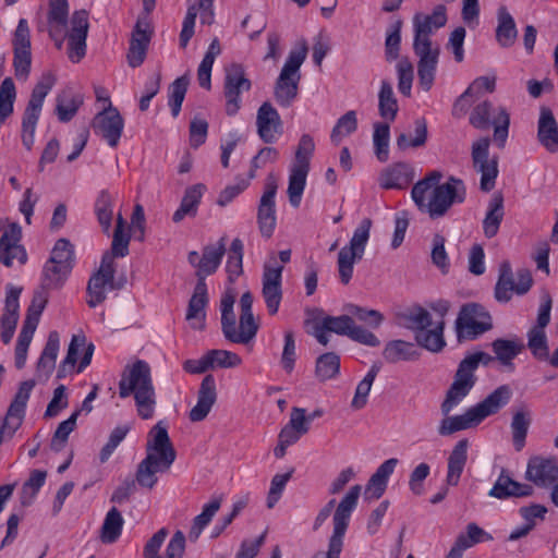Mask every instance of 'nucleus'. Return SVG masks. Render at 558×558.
I'll return each mask as SVG.
<instances>
[{"mask_svg":"<svg viewBox=\"0 0 558 558\" xmlns=\"http://www.w3.org/2000/svg\"><path fill=\"white\" fill-rule=\"evenodd\" d=\"M113 207L114 197L107 190L100 191L95 201L94 211L104 233L106 234H109L111 229Z\"/></svg>","mask_w":558,"mask_h":558,"instance_id":"obj_45","label":"nucleus"},{"mask_svg":"<svg viewBox=\"0 0 558 558\" xmlns=\"http://www.w3.org/2000/svg\"><path fill=\"white\" fill-rule=\"evenodd\" d=\"M49 7V35L56 39V35L62 33L66 26L69 4L68 0H50Z\"/></svg>","mask_w":558,"mask_h":558,"instance_id":"obj_46","label":"nucleus"},{"mask_svg":"<svg viewBox=\"0 0 558 558\" xmlns=\"http://www.w3.org/2000/svg\"><path fill=\"white\" fill-rule=\"evenodd\" d=\"M308 171L310 170L294 167L290 168L288 196L291 206L294 208H298L301 204Z\"/></svg>","mask_w":558,"mask_h":558,"instance_id":"obj_55","label":"nucleus"},{"mask_svg":"<svg viewBox=\"0 0 558 558\" xmlns=\"http://www.w3.org/2000/svg\"><path fill=\"white\" fill-rule=\"evenodd\" d=\"M22 228L16 223H10L0 238V262L11 267L14 259L20 265L27 262V253L25 247L21 244Z\"/></svg>","mask_w":558,"mask_h":558,"instance_id":"obj_22","label":"nucleus"},{"mask_svg":"<svg viewBox=\"0 0 558 558\" xmlns=\"http://www.w3.org/2000/svg\"><path fill=\"white\" fill-rule=\"evenodd\" d=\"M46 481V472L34 470L31 472L28 480L23 484L21 490V502L23 506L32 504L33 499L43 487Z\"/></svg>","mask_w":558,"mask_h":558,"instance_id":"obj_62","label":"nucleus"},{"mask_svg":"<svg viewBox=\"0 0 558 558\" xmlns=\"http://www.w3.org/2000/svg\"><path fill=\"white\" fill-rule=\"evenodd\" d=\"M153 35L154 28L148 15L138 16L131 33L126 54L128 63L131 68H137L143 64Z\"/></svg>","mask_w":558,"mask_h":558,"instance_id":"obj_19","label":"nucleus"},{"mask_svg":"<svg viewBox=\"0 0 558 558\" xmlns=\"http://www.w3.org/2000/svg\"><path fill=\"white\" fill-rule=\"evenodd\" d=\"M145 449L146 457L138 463L134 481L143 488L153 489L158 482L157 473L168 471L177 458L163 422L149 430Z\"/></svg>","mask_w":558,"mask_h":558,"instance_id":"obj_2","label":"nucleus"},{"mask_svg":"<svg viewBox=\"0 0 558 558\" xmlns=\"http://www.w3.org/2000/svg\"><path fill=\"white\" fill-rule=\"evenodd\" d=\"M362 487L352 486L335 510L332 523L333 531L328 541V549L318 551L312 558H340L343 549V539L349 526L350 518L357 505Z\"/></svg>","mask_w":558,"mask_h":558,"instance_id":"obj_6","label":"nucleus"},{"mask_svg":"<svg viewBox=\"0 0 558 558\" xmlns=\"http://www.w3.org/2000/svg\"><path fill=\"white\" fill-rule=\"evenodd\" d=\"M88 26L87 12L75 11L71 17V29L68 34V56L74 63L80 62L86 54Z\"/></svg>","mask_w":558,"mask_h":558,"instance_id":"obj_21","label":"nucleus"},{"mask_svg":"<svg viewBox=\"0 0 558 558\" xmlns=\"http://www.w3.org/2000/svg\"><path fill=\"white\" fill-rule=\"evenodd\" d=\"M537 138L547 151H558V123L551 109L545 106L539 109Z\"/></svg>","mask_w":558,"mask_h":558,"instance_id":"obj_31","label":"nucleus"},{"mask_svg":"<svg viewBox=\"0 0 558 558\" xmlns=\"http://www.w3.org/2000/svg\"><path fill=\"white\" fill-rule=\"evenodd\" d=\"M493 357L485 352L465 356L459 364L453 381L440 405L441 413L448 415L472 390L476 383L475 371L480 363L488 364Z\"/></svg>","mask_w":558,"mask_h":558,"instance_id":"obj_5","label":"nucleus"},{"mask_svg":"<svg viewBox=\"0 0 558 558\" xmlns=\"http://www.w3.org/2000/svg\"><path fill=\"white\" fill-rule=\"evenodd\" d=\"M379 372V367L373 365L365 377L357 384L354 397L351 401V407L355 410L363 409L367 403V397L369 395L373 383Z\"/></svg>","mask_w":558,"mask_h":558,"instance_id":"obj_59","label":"nucleus"},{"mask_svg":"<svg viewBox=\"0 0 558 558\" xmlns=\"http://www.w3.org/2000/svg\"><path fill=\"white\" fill-rule=\"evenodd\" d=\"M404 325L415 331L416 342L432 352H438L445 347L444 326L440 320L435 328L427 329L432 326V317L428 311L421 306H415L401 315Z\"/></svg>","mask_w":558,"mask_h":558,"instance_id":"obj_9","label":"nucleus"},{"mask_svg":"<svg viewBox=\"0 0 558 558\" xmlns=\"http://www.w3.org/2000/svg\"><path fill=\"white\" fill-rule=\"evenodd\" d=\"M512 397V391L508 385H501L490 392L484 400L469 408L463 414L448 416L440 422L438 434L449 436L459 430L469 429L477 426L486 417L497 414L506 407Z\"/></svg>","mask_w":558,"mask_h":558,"instance_id":"obj_4","label":"nucleus"},{"mask_svg":"<svg viewBox=\"0 0 558 558\" xmlns=\"http://www.w3.org/2000/svg\"><path fill=\"white\" fill-rule=\"evenodd\" d=\"M398 463L396 458H391L381 463L376 472L371 476L364 495L368 500L379 499L386 490L389 476L393 473Z\"/></svg>","mask_w":558,"mask_h":558,"instance_id":"obj_35","label":"nucleus"},{"mask_svg":"<svg viewBox=\"0 0 558 558\" xmlns=\"http://www.w3.org/2000/svg\"><path fill=\"white\" fill-rule=\"evenodd\" d=\"M315 150V143L310 134H303L295 150L291 167L310 170V161Z\"/></svg>","mask_w":558,"mask_h":558,"instance_id":"obj_64","label":"nucleus"},{"mask_svg":"<svg viewBox=\"0 0 558 558\" xmlns=\"http://www.w3.org/2000/svg\"><path fill=\"white\" fill-rule=\"evenodd\" d=\"M114 262L113 257L106 253L102 256L99 269L89 278L87 283V304L96 307L106 300V291L117 289L114 284Z\"/></svg>","mask_w":558,"mask_h":558,"instance_id":"obj_15","label":"nucleus"},{"mask_svg":"<svg viewBox=\"0 0 558 558\" xmlns=\"http://www.w3.org/2000/svg\"><path fill=\"white\" fill-rule=\"evenodd\" d=\"M447 22L446 9L438 5L432 14L417 13L413 17L414 40L413 45L435 46L430 39L434 31L442 27Z\"/></svg>","mask_w":558,"mask_h":558,"instance_id":"obj_25","label":"nucleus"},{"mask_svg":"<svg viewBox=\"0 0 558 558\" xmlns=\"http://www.w3.org/2000/svg\"><path fill=\"white\" fill-rule=\"evenodd\" d=\"M371 228L372 220L364 218L354 230L349 245L343 246L338 254V270L343 284L349 283L355 262L362 259L364 255Z\"/></svg>","mask_w":558,"mask_h":558,"instance_id":"obj_12","label":"nucleus"},{"mask_svg":"<svg viewBox=\"0 0 558 558\" xmlns=\"http://www.w3.org/2000/svg\"><path fill=\"white\" fill-rule=\"evenodd\" d=\"M515 292L513 274L509 262H502L499 267V278L495 287V298L499 302H508Z\"/></svg>","mask_w":558,"mask_h":558,"instance_id":"obj_53","label":"nucleus"},{"mask_svg":"<svg viewBox=\"0 0 558 558\" xmlns=\"http://www.w3.org/2000/svg\"><path fill=\"white\" fill-rule=\"evenodd\" d=\"M378 109L383 119L393 121L398 113V101L395 97L392 86L389 82L383 81L378 94Z\"/></svg>","mask_w":558,"mask_h":558,"instance_id":"obj_52","label":"nucleus"},{"mask_svg":"<svg viewBox=\"0 0 558 558\" xmlns=\"http://www.w3.org/2000/svg\"><path fill=\"white\" fill-rule=\"evenodd\" d=\"M221 330L225 338L233 343L246 344L255 338V333L252 328L243 327L241 315L239 326L236 327L235 314L233 311L227 314L221 313Z\"/></svg>","mask_w":558,"mask_h":558,"instance_id":"obj_36","label":"nucleus"},{"mask_svg":"<svg viewBox=\"0 0 558 558\" xmlns=\"http://www.w3.org/2000/svg\"><path fill=\"white\" fill-rule=\"evenodd\" d=\"M518 37L514 19L506 7H500L497 13L496 40L502 48H510Z\"/></svg>","mask_w":558,"mask_h":558,"instance_id":"obj_38","label":"nucleus"},{"mask_svg":"<svg viewBox=\"0 0 558 558\" xmlns=\"http://www.w3.org/2000/svg\"><path fill=\"white\" fill-rule=\"evenodd\" d=\"M414 179V170L410 163L396 162L381 171L378 182L380 187L390 190L405 189Z\"/></svg>","mask_w":558,"mask_h":558,"instance_id":"obj_32","label":"nucleus"},{"mask_svg":"<svg viewBox=\"0 0 558 558\" xmlns=\"http://www.w3.org/2000/svg\"><path fill=\"white\" fill-rule=\"evenodd\" d=\"M124 520L117 508H111L104 520L100 539L104 544H112L121 536Z\"/></svg>","mask_w":558,"mask_h":558,"instance_id":"obj_50","label":"nucleus"},{"mask_svg":"<svg viewBox=\"0 0 558 558\" xmlns=\"http://www.w3.org/2000/svg\"><path fill=\"white\" fill-rule=\"evenodd\" d=\"M222 497H215L208 504L204 505L202 512L193 520V524L189 532V538L196 542L203 530L210 523L215 514L221 507Z\"/></svg>","mask_w":558,"mask_h":558,"instance_id":"obj_47","label":"nucleus"},{"mask_svg":"<svg viewBox=\"0 0 558 558\" xmlns=\"http://www.w3.org/2000/svg\"><path fill=\"white\" fill-rule=\"evenodd\" d=\"M21 289L10 286L7 291L4 311L1 316V339L8 344L15 331L19 320Z\"/></svg>","mask_w":558,"mask_h":558,"instance_id":"obj_30","label":"nucleus"},{"mask_svg":"<svg viewBox=\"0 0 558 558\" xmlns=\"http://www.w3.org/2000/svg\"><path fill=\"white\" fill-rule=\"evenodd\" d=\"M282 271L283 266L279 265L276 260L264 265L262 295L268 314L271 316L278 313L282 300Z\"/></svg>","mask_w":558,"mask_h":558,"instance_id":"obj_20","label":"nucleus"},{"mask_svg":"<svg viewBox=\"0 0 558 558\" xmlns=\"http://www.w3.org/2000/svg\"><path fill=\"white\" fill-rule=\"evenodd\" d=\"M532 494L533 487L531 485L513 481L502 469L488 495L497 499H505L508 497H527Z\"/></svg>","mask_w":558,"mask_h":558,"instance_id":"obj_33","label":"nucleus"},{"mask_svg":"<svg viewBox=\"0 0 558 558\" xmlns=\"http://www.w3.org/2000/svg\"><path fill=\"white\" fill-rule=\"evenodd\" d=\"M57 82L56 75L48 71L43 73L32 90L31 98L22 118V143L31 150L35 142V131L41 112L44 100Z\"/></svg>","mask_w":558,"mask_h":558,"instance_id":"obj_8","label":"nucleus"},{"mask_svg":"<svg viewBox=\"0 0 558 558\" xmlns=\"http://www.w3.org/2000/svg\"><path fill=\"white\" fill-rule=\"evenodd\" d=\"M527 348L536 360L547 361L549 347L545 330L531 328L527 332Z\"/></svg>","mask_w":558,"mask_h":558,"instance_id":"obj_58","label":"nucleus"},{"mask_svg":"<svg viewBox=\"0 0 558 558\" xmlns=\"http://www.w3.org/2000/svg\"><path fill=\"white\" fill-rule=\"evenodd\" d=\"M226 272L228 280L233 283L243 275L244 243L240 238H234L229 248H226Z\"/></svg>","mask_w":558,"mask_h":558,"instance_id":"obj_41","label":"nucleus"},{"mask_svg":"<svg viewBox=\"0 0 558 558\" xmlns=\"http://www.w3.org/2000/svg\"><path fill=\"white\" fill-rule=\"evenodd\" d=\"M59 348V333L57 331H51L37 363V373L39 375L48 377L52 373L56 366Z\"/></svg>","mask_w":558,"mask_h":558,"instance_id":"obj_42","label":"nucleus"},{"mask_svg":"<svg viewBox=\"0 0 558 558\" xmlns=\"http://www.w3.org/2000/svg\"><path fill=\"white\" fill-rule=\"evenodd\" d=\"M413 50L418 58V84L425 92H428L435 81L440 48L438 44H435V46H425L422 44L420 46L413 45Z\"/></svg>","mask_w":558,"mask_h":558,"instance_id":"obj_23","label":"nucleus"},{"mask_svg":"<svg viewBox=\"0 0 558 558\" xmlns=\"http://www.w3.org/2000/svg\"><path fill=\"white\" fill-rule=\"evenodd\" d=\"M417 355L415 345L403 340L389 341L383 351V356L388 363L412 361L417 359Z\"/></svg>","mask_w":558,"mask_h":558,"instance_id":"obj_48","label":"nucleus"},{"mask_svg":"<svg viewBox=\"0 0 558 558\" xmlns=\"http://www.w3.org/2000/svg\"><path fill=\"white\" fill-rule=\"evenodd\" d=\"M83 100L70 90H63L57 97V116L61 122H69L77 112Z\"/></svg>","mask_w":558,"mask_h":558,"instance_id":"obj_54","label":"nucleus"},{"mask_svg":"<svg viewBox=\"0 0 558 558\" xmlns=\"http://www.w3.org/2000/svg\"><path fill=\"white\" fill-rule=\"evenodd\" d=\"M16 97L14 82L7 77L0 85V126L13 112V104Z\"/></svg>","mask_w":558,"mask_h":558,"instance_id":"obj_56","label":"nucleus"},{"mask_svg":"<svg viewBox=\"0 0 558 558\" xmlns=\"http://www.w3.org/2000/svg\"><path fill=\"white\" fill-rule=\"evenodd\" d=\"M504 215V197L500 193H495L488 203L483 220V232L486 238L492 239L498 233Z\"/></svg>","mask_w":558,"mask_h":558,"instance_id":"obj_39","label":"nucleus"},{"mask_svg":"<svg viewBox=\"0 0 558 558\" xmlns=\"http://www.w3.org/2000/svg\"><path fill=\"white\" fill-rule=\"evenodd\" d=\"M256 128L265 144H274L283 133V123L279 112L270 102H264L257 110Z\"/></svg>","mask_w":558,"mask_h":558,"instance_id":"obj_24","label":"nucleus"},{"mask_svg":"<svg viewBox=\"0 0 558 558\" xmlns=\"http://www.w3.org/2000/svg\"><path fill=\"white\" fill-rule=\"evenodd\" d=\"M78 415L80 411H74L68 420L59 424L50 442L51 450L59 452L64 448L69 435L73 432V429L76 426V420Z\"/></svg>","mask_w":558,"mask_h":558,"instance_id":"obj_63","label":"nucleus"},{"mask_svg":"<svg viewBox=\"0 0 558 558\" xmlns=\"http://www.w3.org/2000/svg\"><path fill=\"white\" fill-rule=\"evenodd\" d=\"M340 373V357L333 352L319 355L316 360L315 376L319 381L336 378Z\"/></svg>","mask_w":558,"mask_h":558,"instance_id":"obj_51","label":"nucleus"},{"mask_svg":"<svg viewBox=\"0 0 558 558\" xmlns=\"http://www.w3.org/2000/svg\"><path fill=\"white\" fill-rule=\"evenodd\" d=\"M252 87L244 68L239 63H232L226 68L223 82V95L226 98V113L235 116L241 108V94Z\"/></svg>","mask_w":558,"mask_h":558,"instance_id":"obj_14","label":"nucleus"},{"mask_svg":"<svg viewBox=\"0 0 558 558\" xmlns=\"http://www.w3.org/2000/svg\"><path fill=\"white\" fill-rule=\"evenodd\" d=\"M459 342L475 340L493 328L489 312L478 303L462 305L454 324Z\"/></svg>","mask_w":558,"mask_h":558,"instance_id":"obj_11","label":"nucleus"},{"mask_svg":"<svg viewBox=\"0 0 558 558\" xmlns=\"http://www.w3.org/2000/svg\"><path fill=\"white\" fill-rule=\"evenodd\" d=\"M204 191L205 185L203 184H195L185 190L181 204L172 216L173 222L178 223L186 216H196Z\"/></svg>","mask_w":558,"mask_h":558,"instance_id":"obj_40","label":"nucleus"},{"mask_svg":"<svg viewBox=\"0 0 558 558\" xmlns=\"http://www.w3.org/2000/svg\"><path fill=\"white\" fill-rule=\"evenodd\" d=\"M208 303L206 282H197L193 295L190 299L186 312V319L195 329H203L205 326V307Z\"/></svg>","mask_w":558,"mask_h":558,"instance_id":"obj_34","label":"nucleus"},{"mask_svg":"<svg viewBox=\"0 0 558 558\" xmlns=\"http://www.w3.org/2000/svg\"><path fill=\"white\" fill-rule=\"evenodd\" d=\"M133 395L137 415L142 420H150L155 415L157 404L150 367L142 360L125 369L119 383V396L128 398Z\"/></svg>","mask_w":558,"mask_h":558,"instance_id":"obj_3","label":"nucleus"},{"mask_svg":"<svg viewBox=\"0 0 558 558\" xmlns=\"http://www.w3.org/2000/svg\"><path fill=\"white\" fill-rule=\"evenodd\" d=\"M490 140L482 137L472 145V161L476 172L481 173V190L489 192L495 187L498 175L496 159H488Z\"/></svg>","mask_w":558,"mask_h":558,"instance_id":"obj_17","label":"nucleus"},{"mask_svg":"<svg viewBox=\"0 0 558 558\" xmlns=\"http://www.w3.org/2000/svg\"><path fill=\"white\" fill-rule=\"evenodd\" d=\"M227 236H221L215 245H206L203 247L202 257L197 263L196 277L197 282H205L207 276L214 275L226 254Z\"/></svg>","mask_w":558,"mask_h":558,"instance_id":"obj_28","label":"nucleus"},{"mask_svg":"<svg viewBox=\"0 0 558 558\" xmlns=\"http://www.w3.org/2000/svg\"><path fill=\"white\" fill-rule=\"evenodd\" d=\"M276 193L277 184L267 182L258 205L257 223L260 234L266 239L272 235L276 228Z\"/></svg>","mask_w":558,"mask_h":558,"instance_id":"obj_27","label":"nucleus"},{"mask_svg":"<svg viewBox=\"0 0 558 558\" xmlns=\"http://www.w3.org/2000/svg\"><path fill=\"white\" fill-rule=\"evenodd\" d=\"M531 423V413L526 409H519L512 415L510 428L513 447L518 452L521 451L525 446V440Z\"/></svg>","mask_w":558,"mask_h":558,"instance_id":"obj_43","label":"nucleus"},{"mask_svg":"<svg viewBox=\"0 0 558 558\" xmlns=\"http://www.w3.org/2000/svg\"><path fill=\"white\" fill-rule=\"evenodd\" d=\"M525 477L538 487L553 486L558 481L556 458L533 457L529 460Z\"/></svg>","mask_w":558,"mask_h":558,"instance_id":"obj_26","label":"nucleus"},{"mask_svg":"<svg viewBox=\"0 0 558 558\" xmlns=\"http://www.w3.org/2000/svg\"><path fill=\"white\" fill-rule=\"evenodd\" d=\"M469 122L478 130L494 126V141L498 147H505L509 134L510 116L504 107H494L490 101L477 104L471 111Z\"/></svg>","mask_w":558,"mask_h":558,"instance_id":"obj_10","label":"nucleus"},{"mask_svg":"<svg viewBox=\"0 0 558 558\" xmlns=\"http://www.w3.org/2000/svg\"><path fill=\"white\" fill-rule=\"evenodd\" d=\"M125 221L121 214L117 217V226L113 232V239L111 244L112 253L109 254L113 258L124 257L129 254L130 235L125 232Z\"/></svg>","mask_w":558,"mask_h":558,"instance_id":"obj_61","label":"nucleus"},{"mask_svg":"<svg viewBox=\"0 0 558 558\" xmlns=\"http://www.w3.org/2000/svg\"><path fill=\"white\" fill-rule=\"evenodd\" d=\"M72 268L47 260L43 268L41 288L44 290L60 289L68 279Z\"/></svg>","mask_w":558,"mask_h":558,"instance_id":"obj_44","label":"nucleus"},{"mask_svg":"<svg viewBox=\"0 0 558 558\" xmlns=\"http://www.w3.org/2000/svg\"><path fill=\"white\" fill-rule=\"evenodd\" d=\"M217 400L216 380L213 375H206L197 395V403L191 409L189 417L192 422L203 421L210 412Z\"/></svg>","mask_w":558,"mask_h":558,"instance_id":"obj_29","label":"nucleus"},{"mask_svg":"<svg viewBox=\"0 0 558 558\" xmlns=\"http://www.w3.org/2000/svg\"><path fill=\"white\" fill-rule=\"evenodd\" d=\"M13 65L17 80L26 81L32 64L31 35L28 23L25 19L19 21L13 36Z\"/></svg>","mask_w":558,"mask_h":558,"instance_id":"obj_18","label":"nucleus"},{"mask_svg":"<svg viewBox=\"0 0 558 558\" xmlns=\"http://www.w3.org/2000/svg\"><path fill=\"white\" fill-rule=\"evenodd\" d=\"M468 440L461 439L453 447L448 458L447 485L457 486L459 484L468 459Z\"/></svg>","mask_w":558,"mask_h":558,"instance_id":"obj_37","label":"nucleus"},{"mask_svg":"<svg viewBox=\"0 0 558 558\" xmlns=\"http://www.w3.org/2000/svg\"><path fill=\"white\" fill-rule=\"evenodd\" d=\"M440 171L434 170L417 181L411 191V196L421 213L432 219L444 217L453 204L465 199V186L462 180L450 177L447 182L439 183Z\"/></svg>","mask_w":558,"mask_h":558,"instance_id":"obj_1","label":"nucleus"},{"mask_svg":"<svg viewBox=\"0 0 558 558\" xmlns=\"http://www.w3.org/2000/svg\"><path fill=\"white\" fill-rule=\"evenodd\" d=\"M108 107L98 112L93 120V130L96 135L107 142L110 147H117L123 129L124 120L117 108L112 107L108 98Z\"/></svg>","mask_w":558,"mask_h":558,"instance_id":"obj_16","label":"nucleus"},{"mask_svg":"<svg viewBox=\"0 0 558 558\" xmlns=\"http://www.w3.org/2000/svg\"><path fill=\"white\" fill-rule=\"evenodd\" d=\"M306 56L307 46L305 43L289 52L275 85V98L282 107H289L298 96L301 80L300 68Z\"/></svg>","mask_w":558,"mask_h":558,"instance_id":"obj_7","label":"nucleus"},{"mask_svg":"<svg viewBox=\"0 0 558 558\" xmlns=\"http://www.w3.org/2000/svg\"><path fill=\"white\" fill-rule=\"evenodd\" d=\"M493 351L496 355V359L504 365L513 369V359H515L524 345L520 341L515 340H507V339H496L492 343Z\"/></svg>","mask_w":558,"mask_h":558,"instance_id":"obj_49","label":"nucleus"},{"mask_svg":"<svg viewBox=\"0 0 558 558\" xmlns=\"http://www.w3.org/2000/svg\"><path fill=\"white\" fill-rule=\"evenodd\" d=\"M356 129V113L355 111L350 110L338 119L336 125L331 131L330 140L335 145H339L345 136L354 133Z\"/></svg>","mask_w":558,"mask_h":558,"instance_id":"obj_57","label":"nucleus"},{"mask_svg":"<svg viewBox=\"0 0 558 558\" xmlns=\"http://www.w3.org/2000/svg\"><path fill=\"white\" fill-rule=\"evenodd\" d=\"M85 348V337L84 336H73L68 349L66 356L61 362L58 368V378H64L66 375L73 373L76 361L77 353L80 349Z\"/></svg>","mask_w":558,"mask_h":558,"instance_id":"obj_60","label":"nucleus"},{"mask_svg":"<svg viewBox=\"0 0 558 558\" xmlns=\"http://www.w3.org/2000/svg\"><path fill=\"white\" fill-rule=\"evenodd\" d=\"M47 302V295L39 292L34 295L32 303L27 308L26 317L15 347V366L19 369L23 368L26 363L28 347Z\"/></svg>","mask_w":558,"mask_h":558,"instance_id":"obj_13","label":"nucleus"}]
</instances>
